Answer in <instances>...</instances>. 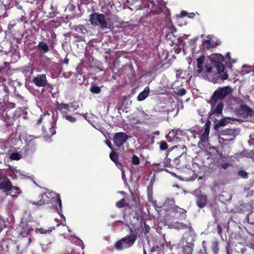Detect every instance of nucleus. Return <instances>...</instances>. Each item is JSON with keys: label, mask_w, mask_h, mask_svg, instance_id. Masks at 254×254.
Returning <instances> with one entry per match:
<instances>
[{"label": "nucleus", "mask_w": 254, "mask_h": 254, "mask_svg": "<svg viewBox=\"0 0 254 254\" xmlns=\"http://www.w3.org/2000/svg\"><path fill=\"white\" fill-rule=\"evenodd\" d=\"M224 57L220 54H217L213 56L210 64L205 65V69L207 73H210L213 69H216L217 72V79L225 80L228 79V74L227 71H225V67L223 64Z\"/></svg>", "instance_id": "obj_1"}, {"label": "nucleus", "mask_w": 254, "mask_h": 254, "mask_svg": "<svg viewBox=\"0 0 254 254\" xmlns=\"http://www.w3.org/2000/svg\"><path fill=\"white\" fill-rule=\"evenodd\" d=\"M30 202L38 206L51 203L53 206L57 209L59 214L60 211H62V204L60 196L53 192H45L38 196L36 201H30Z\"/></svg>", "instance_id": "obj_2"}, {"label": "nucleus", "mask_w": 254, "mask_h": 254, "mask_svg": "<svg viewBox=\"0 0 254 254\" xmlns=\"http://www.w3.org/2000/svg\"><path fill=\"white\" fill-rule=\"evenodd\" d=\"M131 233L132 232L130 229ZM137 238V234L131 233L129 235L122 238L117 241L114 245V248L118 251H122L124 249H128L132 247Z\"/></svg>", "instance_id": "obj_3"}, {"label": "nucleus", "mask_w": 254, "mask_h": 254, "mask_svg": "<svg viewBox=\"0 0 254 254\" xmlns=\"http://www.w3.org/2000/svg\"><path fill=\"white\" fill-rule=\"evenodd\" d=\"M4 109L3 117L7 126L13 125L15 120V112L13 109L16 108V103L14 102H7Z\"/></svg>", "instance_id": "obj_4"}, {"label": "nucleus", "mask_w": 254, "mask_h": 254, "mask_svg": "<svg viewBox=\"0 0 254 254\" xmlns=\"http://www.w3.org/2000/svg\"><path fill=\"white\" fill-rule=\"evenodd\" d=\"M15 87L12 82L0 85V106L3 107L8 100V95L13 93Z\"/></svg>", "instance_id": "obj_5"}, {"label": "nucleus", "mask_w": 254, "mask_h": 254, "mask_svg": "<svg viewBox=\"0 0 254 254\" xmlns=\"http://www.w3.org/2000/svg\"><path fill=\"white\" fill-rule=\"evenodd\" d=\"M90 24L94 26H100L102 29L108 28V23L102 13L93 12L89 15Z\"/></svg>", "instance_id": "obj_6"}, {"label": "nucleus", "mask_w": 254, "mask_h": 254, "mask_svg": "<svg viewBox=\"0 0 254 254\" xmlns=\"http://www.w3.org/2000/svg\"><path fill=\"white\" fill-rule=\"evenodd\" d=\"M232 92V89L230 86H227L223 87L218 88L213 93L210 99L212 102H221L225 97Z\"/></svg>", "instance_id": "obj_7"}, {"label": "nucleus", "mask_w": 254, "mask_h": 254, "mask_svg": "<svg viewBox=\"0 0 254 254\" xmlns=\"http://www.w3.org/2000/svg\"><path fill=\"white\" fill-rule=\"evenodd\" d=\"M170 213V216L173 218L174 220L182 221L187 218V210L177 205L171 208Z\"/></svg>", "instance_id": "obj_8"}, {"label": "nucleus", "mask_w": 254, "mask_h": 254, "mask_svg": "<svg viewBox=\"0 0 254 254\" xmlns=\"http://www.w3.org/2000/svg\"><path fill=\"white\" fill-rule=\"evenodd\" d=\"M236 115L240 117H254V111L246 104H241L235 110Z\"/></svg>", "instance_id": "obj_9"}, {"label": "nucleus", "mask_w": 254, "mask_h": 254, "mask_svg": "<svg viewBox=\"0 0 254 254\" xmlns=\"http://www.w3.org/2000/svg\"><path fill=\"white\" fill-rule=\"evenodd\" d=\"M181 149H182L183 151L184 150H186L187 148L184 145L174 146L173 147L170 148L168 150H167V152L166 155L167 157L170 158L171 159H173L174 161L176 159V158L177 159L181 155V152H179Z\"/></svg>", "instance_id": "obj_10"}, {"label": "nucleus", "mask_w": 254, "mask_h": 254, "mask_svg": "<svg viewBox=\"0 0 254 254\" xmlns=\"http://www.w3.org/2000/svg\"><path fill=\"white\" fill-rule=\"evenodd\" d=\"M128 138V135L124 132L116 133L113 137V141L118 148L124 145Z\"/></svg>", "instance_id": "obj_11"}, {"label": "nucleus", "mask_w": 254, "mask_h": 254, "mask_svg": "<svg viewBox=\"0 0 254 254\" xmlns=\"http://www.w3.org/2000/svg\"><path fill=\"white\" fill-rule=\"evenodd\" d=\"M210 104L211 105V110L209 113V116L212 115L218 116L222 113V110L224 107V104L222 102H212L210 100Z\"/></svg>", "instance_id": "obj_12"}, {"label": "nucleus", "mask_w": 254, "mask_h": 254, "mask_svg": "<svg viewBox=\"0 0 254 254\" xmlns=\"http://www.w3.org/2000/svg\"><path fill=\"white\" fill-rule=\"evenodd\" d=\"M31 82L39 87H45L48 84L46 75L44 73L33 77Z\"/></svg>", "instance_id": "obj_13"}, {"label": "nucleus", "mask_w": 254, "mask_h": 254, "mask_svg": "<svg viewBox=\"0 0 254 254\" xmlns=\"http://www.w3.org/2000/svg\"><path fill=\"white\" fill-rule=\"evenodd\" d=\"M39 138V136H35L31 135H27L26 136L25 141L26 145L24 147L25 152L28 153L29 152H33L34 150V147L36 145L34 139Z\"/></svg>", "instance_id": "obj_14"}, {"label": "nucleus", "mask_w": 254, "mask_h": 254, "mask_svg": "<svg viewBox=\"0 0 254 254\" xmlns=\"http://www.w3.org/2000/svg\"><path fill=\"white\" fill-rule=\"evenodd\" d=\"M12 183L6 176L2 178V181L0 183V189L7 195L11 194L10 190L12 189Z\"/></svg>", "instance_id": "obj_15"}, {"label": "nucleus", "mask_w": 254, "mask_h": 254, "mask_svg": "<svg viewBox=\"0 0 254 254\" xmlns=\"http://www.w3.org/2000/svg\"><path fill=\"white\" fill-rule=\"evenodd\" d=\"M186 150H184L181 152L179 157L174 160L173 166L174 167L178 169L186 168L188 166V163L186 159V155H184V153Z\"/></svg>", "instance_id": "obj_16"}, {"label": "nucleus", "mask_w": 254, "mask_h": 254, "mask_svg": "<svg viewBox=\"0 0 254 254\" xmlns=\"http://www.w3.org/2000/svg\"><path fill=\"white\" fill-rule=\"evenodd\" d=\"M207 195L201 191L195 196V203L197 207L202 208L206 206L208 202Z\"/></svg>", "instance_id": "obj_17"}, {"label": "nucleus", "mask_w": 254, "mask_h": 254, "mask_svg": "<svg viewBox=\"0 0 254 254\" xmlns=\"http://www.w3.org/2000/svg\"><path fill=\"white\" fill-rule=\"evenodd\" d=\"M19 70L25 76L26 80L30 79L33 75L34 67L33 64L29 63L26 65L19 68Z\"/></svg>", "instance_id": "obj_18"}, {"label": "nucleus", "mask_w": 254, "mask_h": 254, "mask_svg": "<svg viewBox=\"0 0 254 254\" xmlns=\"http://www.w3.org/2000/svg\"><path fill=\"white\" fill-rule=\"evenodd\" d=\"M10 94H12V99L11 101H8V102H14L16 105H25L27 102V100L25 99V97L21 95L16 91V89L13 91V93H11Z\"/></svg>", "instance_id": "obj_19"}, {"label": "nucleus", "mask_w": 254, "mask_h": 254, "mask_svg": "<svg viewBox=\"0 0 254 254\" xmlns=\"http://www.w3.org/2000/svg\"><path fill=\"white\" fill-rule=\"evenodd\" d=\"M170 225L172 228L177 230L188 229L190 232H191L193 230V229L192 228L190 223L189 224H186L178 221H174L171 223Z\"/></svg>", "instance_id": "obj_20"}, {"label": "nucleus", "mask_w": 254, "mask_h": 254, "mask_svg": "<svg viewBox=\"0 0 254 254\" xmlns=\"http://www.w3.org/2000/svg\"><path fill=\"white\" fill-rule=\"evenodd\" d=\"M211 121L208 120L204 125V130L202 134L200 135V141L202 143H206L208 140V136L210 131Z\"/></svg>", "instance_id": "obj_21"}, {"label": "nucleus", "mask_w": 254, "mask_h": 254, "mask_svg": "<svg viewBox=\"0 0 254 254\" xmlns=\"http://www.w3.org/2000/svg\"><path fill=\"white\" fill-rule=\"evenodd\" d=\"M205 56L204 55L200 56L199 58L196 59L197 62V69L194 70V76H199L201 73L204 71V68L203 67V64L205 60Z\"/></svg>", "instance_id": "obj_22"}, {"label": "nucleus", "mask_w": 254, "mask_h": 254, "mask_svg": "<svg viewBox=\"0 0 254 254\" xmlns=\"http://www.w3.org/2000/svg\"><path fill=\"white\" fill-rule=\"evenodd\" d=\"M171 159L166 155L163 161H161L156 164V167L158 169L163 170V167H174L173 164L171 163Z\"/></svg>", "instance_id": "obj_23"}, {"label": "nucleus", "mask_w": 254, "mask_h": 254, "mask_svg": "<svg viewBox=\"0 0 254 254\" xmlns=\"http://www.w3.org/2000/svg\"><path fill=\"white\" fill-rule=\"evenodd\" d=\"M220 44V42L217 41L214 42L211 41L209 40H204L202 41V45L206 48L209 50L211 48H215Z\"/></svg>", "instance_id": "obj_24"}, {"label": "nucleus", "mask_w": 254, "mask_h": 254, "mask_svg": "<svg viewBox=\"0 0 254 254\" xmlns=\"http://www.w3.org/2000/svg\"><path fill=\"white\" fill-rule=\"evenodd\" d=\"M70 107L69 104H64V103H58L57 109L60 111L62 115L63 116V113L65 112L67 114V112L70 111Z\"/></svg>", "instance_id": "obj_25"}, {"label": "nucleus", "mask_w": 254, "mask_h": 254, "mask_svg": "<svg viewBox=\"0 0 254 254\" xmlns=\"http://www.w3.org/2000/svg\"><path fill=\"white\" fill-rule=\"evenodd\" d=\"M150 93L149 88L148 87H145L144 90L141 92L137 96V99L139 101L144 100L148 96Z\"/></svg>", "instance_id": "obj_26"}, {"label": "nucleus", "mask_w": 254, "mask_h": 254, "mask_svg": "<svg viewBox=\"0 0 254 254\" xmlns=\"http://www.w3.org/2000/svg\"><path fill=\"white\" fill-rule=\"evenodd\" d=\"M194 244H189L185 245L182 249L183 254H192Z\"/></svg>", "instance_id": "obj_27"}, {"label": "nucleus", "mask_w": 254, "mask_h": 254, "mask_svg": "<svg viewBox=\"0 0 254 254\" xmlns=\"http://www.w3.org/2000/svg\"><path fill=\"white\" fill-rule=\"evenodd\" d=\"M37 49L43 53H46L49 51L48 45L43 42H40L37 45Z\"/></svg>", "instance_id": "obj_28"}, {"label": "nucleus", "mask_w": 254, "mask_h": 254, "mask_svg": "<svg viewBox=\"0 0 254 254\" xmlns=\"http://www.w3.org/2000/svg\"><path fill=\"white\" fill-rule=\"evenodd\" d=\"M26 108L25 107H18L17 109L15 110V119L20 117L21 116L26 114Z\"/></svg>", "instance_id": "obj_29"}, {"label": "nucleus", "mask_w": 254, "mask_h": 254, "mask_svg": "<svg viewBox=\"0 0 254 254\" xmlns=\"http://www.w3.org/2000/svg\"><path fill=\"white\" fill-rule=\"evenodd\" d=\"M254 155V151L253 150L250 152L246 150H244L241 151L239 154L240 157H246L252 158Z\"/></svg>", "instance_id": "obj_30"}, {"label": "nucleus", "mask_w": 254, "mask_h": 254, "mask_svg": "<svg viewBox=\"0 0 254 254\" xmlns=\"http://www.w3.org/2000/svg\"><path fill=\"white\" fill-rule=\"evenodd\" d=\"M230 120V118H223L220 120L217 124H215V129H218L219 127L226 125L229 122Z\"/></svg>", "instance_id": "obj_31"}, {"label": "nucleus", "mask_w": 254, "mask_h": 254, "mask_svg": "<svg viewBox=\"0 0 254 254\" xmlns=\"http://www.w3.org/2000/svg\"><path fill=\"white\" fill-rule=\"evenodd\" d=\"M210 249L213 254H218L219 252V242L217 241H213L211 244Z\"/></svg>", "instance_id": "obj_32"}, {"label": "nucleus", "mask_w": 254, "mask_h": 254, "mask_svg": "<svg viewBox=\"0 0 254 254\" xmlns=\"http://www.w3.org/2000/svg\"><path fill=\"white\" fill-rule=\"evenodd\" d=\"M112 150L113 151L110 153L109 155L110 158L117 165L119 162V154L117 152L115 151L114 149Z\"/></svg>", "instance_id": "obj_33"}, {"label": "nucleus", "mask_w": 254, "mask_h": 254, "mask_svg": "<svg viewBox=\"0 0 254 254\" xmlns=\"http://www.w3.org/2000/svg\"><path fill=\"white\" fill-rule=\"evenodd\" d=\"M227 254H245L244 251L243 249H237L234 248L232 249L230 251L227 249Z\"/></svg>", "instance_id": "obj_34"}, {"label": "nucleus", "mask_w": 254, "mask_h": 254, "mask_svg": "<svg viewBox=\"0 0 254 254\" xmlns=\"http://www.w3.org/2000/svg\"><path fill=\"white\" fill-rule=\"evenodd\" d=\"M90 91L94 94H99L101 92V87L97 86L96 83H94L91 85Z\"/></svg>", "instance_id": "obj_35"}, {"label": "nucleus", "mask_w": 254, "mask_h": 254, "mask_svg": "<svg viewBox=\"0 0 254 254\" xmlns=\"http://www.w3.org/2000/svg\"><path fill=\"white\" fill-rule=\"evenodd\" d=\"M235 130L233 129H227L225 130L224 131V135H230V136H232L231 138H225L226 140H232L234 137L235 136Z\"/></svg>", "instance_id": "obj_36"}, {"label": "nucleus", "mask_w": 254, "mask_h": 254, "mask_svg": "<svg viewBox=\"0 0 254 254\" xmlns=\"http://www.w3.org/2000/svg\"><path fill=\"white\" fill-rule=\"evenodd\" d=\"M42 251L45 253H49L52 250V243L43 244L42 245Z\"/></svg>", "instance_id": "obj_37"}, {"label": "nucleus", "mask_w": 254, "mask_h": 254, "mask_svg": "<svg viewBox=\"0 0 254 254\" xmlns=\"http://www.w3.org/2000/svg\"><path fill=\"white\" fill-rule=\"evenodd\" d=\"M159 149L161 151H165L168 149V145L165 140H161L159 143Z\"/></svg>", "instance_id": "obj_38"}, {"label": "nucleus", "mask_w": 254, "mask_h": 254, "mask_svg": "<svg viewBox=\"0 0 254 254\" xmlns=\"http://www.w3.org/2000/svg\"><path fill=\"white\" fill-rule=\"evenodd\" d=\"M12 189L10 190V192H11V194H10V195L15 196L17 194H20L21 193V190L19 188L13 186H12Z\"/></svg>", "instance_id": "obj_39"}, {"label": "nucleus", "mask_w": 254, "mask_h": 254, "mask_svg": "<svg viewBox=\"0 0 254 254\" xmlns=\"http://www.w3.org/2000/svg\"><path fill=\"white\" fill-rule=\"evenodd\" d=\"M246 219L248 222L251 224H254V213L251 212L248 214Z\"/></svg>", "instance_id": "obj_40"}, {"label": "nucleus", "mask_w": 254, "mask_h": 254, "mask_svg": "<svg viewBox=\"0 0 254 254\" xmlns=\"http://www.w3.org/2000/svg\"><path fill=\"white\" fill-rule=\"evenodd\" d=\"M147 196L149 201L153 200V188L152 186L147 187Z\"/></svg>", "instance_id": "obj_41"}, {"label": "nucleus", "mask_w": 254, "mask_h": 254, "mask_svg": "<svg viewBox=\"0 0 254 254\" xmlns=\"http://www.w3.org/2000/svg\"><path fill=\"white\" fill-rule=\"evenodd\" d=\"M126 201L124 198H122L116 203V206L119 208H123L126 206Z\"/></svg>", "instance_id": "obj_42"}, {"label": "nucleus", "mask_w": 254, "mask_h": 254, "mask_svg": "<svg viewBox=\"0 0 254 254\" xmlns=\"http://www.w3.org/2000/svg\"><path fill=\"white\" fill-rule=\"evenodd\" d=\"M9 158L12 160H19L21 158L20 154L17 152L12 153Z\"/></svg>", "instance_id": "obj_43"}, {"label": "nucleus", "mask_w": 254, "mask_h": 254, "mask_svg": "<svg viewBox=\"0 0 254 254\" xmlns=\"http://www.w3.org/2000/svg\"><path fill=\"white\" fill-rule=\"evenodd\" d=\"M64 117L70 123H74L76 121V118L72 116L68 115L65 112L63 113Z\"/></svg>", "instance_id": "obj_44"}, {"label": "nucleus", "mask_w": 254, "mask_h": 254, "mask_svg": "<svg viewBox=\"0 0 254 254\" xmlns=\"http://www.w3.org/2000/svg\"><path fill=\"white\" fill-rule=\"evenodd\" d=\"M206 243L205 241L202 242V249L199 250L198 254H208L206 250Z\"/></svg>", "instance_id": "obj_45"}, {"label": "nucleus", "mask_w": 254, "mask_h": 254, "mask_svg": "<svg viewBox=\"0 0 254 254\" xmlns=\"http://www.w3.org/2000/svg\"><path fill=\"white\" fill-rule=\"evenodd\" d=\"M131 162L134 165H138L140 164L139 158L135 154H133L132 156Z\"/></svg>", "instance_id": "obj_46"}, {"label": "nucleus", "mask_w": 254, "mask_h": 254, "mask_svg": "<svg viewBox=\"0 0 254 254\" xmlns=\"http://www.w3.org/2000/svg\"><path fill=\"white\" fill-rule=\"evenodd\" d=\"M75 31L82 34H85L87 31L85 28L82 25H79L78 27H77L75 28Z\"/></svg>", "instance_id": "obj_47"}, {"label": "nucleus", "mask_w": 254, "mask_h": 254, "mask_svg": "<svg viewBox=\"0 0 254 254\" xmlns=\"http://www.w3.org/2000/svg\"><path fill=\"white\" fill-rule=\"evenodd\" d=\"M238 174L243 178L247 179L248 178V173L244 170L238 171Z\"/></svg>", "instance_id": "obj_48"}, {"label": "nucleus", "mask_w": 254, "mask_h": 254, "mask_svg": "<svg viewBox=\"0 0 254 254\" xmlns=\"http://www.w3.org/2000/svg\"><path fill=\"white\" fill-rule=\"evenodd\" d=\"M177 93L180 96H183L186 93V90L184 88H181L177 90Z\"/></svg>", "instance_id": "obj_49"}, {"label": "nucleus", "mask_w": 254, "mask_h": 254, "mask_svg": "<svg viewBox=\"0 0 254 254\" xmlns=\"http://www.w3.org/2000/svg\"><path fill=\"white\" fill-rule=\"evenodd\" d=\"M38 231L41 234H46L47 233H50V232L51 231L49 230H45L43 228H40L38 229Z\"/></svg>", "instance_id": "obj_50"}, {"label": "nucleus", "mask_w": 254, "mask_h": 254, "mask_svg": "<svg viewBox=\"0 0 254 254\" xmlns=\"http://www.w3.org/2000/svg\"><path fill=\"white\" fill-rule=\"evenodd\" d=\"M144 233L145 234H146L149 233L150 228L148 224H147L146 223H145V222H144Z\"/></svg>", "instance_id": "obj_51"}, {"label": "nucleus", "mask_w": 254, "mask_h": 254, "mask_svg": "<svg viewBox=\"0 0 254 254\" xmlns=\"http://www.w3.org/2000/svg\"><path fill=\"white\" fill-rule=\"evenodd\" d=\"M230 166V164L228 163H221L219 165V167H221L222 168H223L224 170L227 169L228 167Z\"/></svg>", "instance_id": "obj_52"}, {"label": "nucleus", "mask_w": 254, "mask_h": 254, "mask_svg": "<svg viewBox=\"0 0 254 254\" xmlns=\"http://www.w3.org/2000/svg\"><path fill=\"white\" fill-rule=\"evenodd\" d=\"M183 73V71L181 69H178L176 71V77L177 78H183V77L182 76V74Z\"/></svg>", "instance_id": "obj_53"}, {"label": "nucleus", "mask_w": 254, "mask_h": 254, "mask_svg": "<svg viewBox=\"0 0 254 254\" xmlns=\"http://www.w3.org/2000/svg\"><path fill=\"white\" fill-rule=\"evenodd\" d=\"M49 131H50L51 135H53L56 133V129L55 127L53 125H52L51 127L49 128Z\"/></svg>", "instance_id": "obj_54"}, {"label": "nucleus", "mask_w": 254, "mask_h": 254, "mask_svg": "<svg viewBox=\"0 0 254 254\" xmlns=\"http://www.w3.org/2000/svg\"><path fill=\"white\" fill-rule=\"evenodd\" d=\"M134 218H136V219L138 221H142L143 218L142 216L137 212H135V216H134Z\"/></svg>", "instance_id": "obj_55"}, {"label": "nucleus", "mask_w": 254, "mask_h": 254, "mask_svg": "<svg viewBox=\"0 0 254 254\" xmlns=\"http://www.w3.org/2000/svg\"><path fill=\"white\" fill-rule=\"evenodd\" d=\"M105 143L106 144V145L112 150H113V146H112V143L111 142H110V141L109 140H106L105 141Z\"/></svg>", "instance_id": "obj_56"}, {"label": "nucleus", "mask_w": 254, "mask_h": 254, "mask_svg": "<svg viewBox=\"0 0 254 254\" xmlns=\"http://www.w3.org/2000/svg\"><path fill=\"white\" fill-rule=\"evenodd\" d=\"M69 107L72 108L73 110H75L78 108L79 106L73 104V103H69Z\"/></svg>", "instance_id": "obj_57"}, {"label": "nucleus", "mask_w": 254, "mask_h": 254, "mask_svg": "<svg viewBox=\"0 0 254 254\" xmlns=\"http://www.w3.org/2000/svg\"><path fill=\"white\" fill-rule=\"evenodd\" d=\"M218 233L219 235H221L222 233V227L220 225H218L217 227Z\"/></svg>", "instance_id": "obj_58"}, {"label": "nucleus", "mask_w": 254, "mask_h": 254, "mask_svg": "<svg viewBox=\"0 0 254 254\" xmlns=\"http://www.w3.org/2000/svg\"><path fill=\"white\" fill-rule=\"evenodd\" d=\"M56 16V13L55 11H51L49 13L48 16L50 18H54Z\"/></svg>", "instance_id": "obj_59"}, {"label": "nucleus", "mask_w": 254, "mask_h": 254, "mask_svg": "<svg viewBox=\"0 0 254 254\" xmlns=\"http://www.w3.org/2000/svg\"><path fill=\"white\" fill-rule=\"evenodd\" d=\"M226 58L229 61V62H231L232 63H234L235 62L234 61L231 60V57H230V53H227L226 54Z\"/></svg>", "instance_id": "obj_60"}, {"label": "nucleus", "mask_w": 254, "mask_h": 254, "mask_svg": "<svg viewBox=\"0 0 254 254\" xmlns=\"http://www.w3.org/2000/svg\"><path fill=\"white\" fill-rule=\"evenodd\" d=\"M187 14H188L187 12L185 11H181V12L180 13V15L179 16V17H183L184 16H187Z\"/></svg>", "instance_id": "obj_61"}, {"label": "nucleus", "mask_w": 254, "mask_h": 254, "mask_svg": "<svg viewBox=\"0 0 254 254\" xmlns=\"http://www.w3.org/2000/svg\"><path fill=\"white\" fill-rule=\"evenodd\" d=\"M75 252L73 251L72 249H70L69 250L67 251V253H64V254H74Z\"/></svg>", "instance_id": "obj_62"}, {"label": "nucleus", "mask_w": 254, "mask_h": 254, "mask_svg": "<svg viewBox=\"0 0 254 254\" xmlns=\"http://www.w3.org/2000/svg\"><path fill=\"white\" fill-rule=\"evenodd\" d=\"M30 229H27L25 231V232L24 231H22L21 232V234L22 235H24V234H26V235H27L28 234V233L30 232Z\"/></svg>", "instance_id": "obj_63"}, {"label": "nucleus", "mask_w": 254, "mask_h": 254, "mask_svg": "<svg viewBox=\"0 0 254 254\" xmlns=\"http://www.w3.org/2000/svg\"><path fill=\"white\" fill-rule=\"evenodd\" d=\"M69 59H68L67 57H66L64 59V60L63 61V63L65 64H68L69 63Z\"/></svg>", "instance_id": "obj_64"}]
</instances>
